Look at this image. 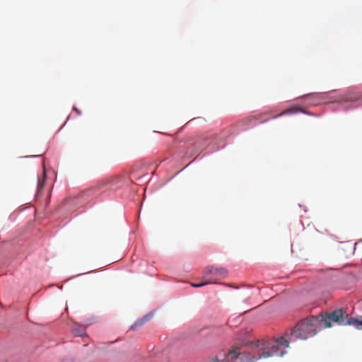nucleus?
<instances>
[{
    "label": "nucleus",
    "instance_id": "1",
    "mask_svg": "<svg viewBox=\"0 0 362 362\" xmlns=\"http://www.w3.org/2000/svg\"><path fill=\"white\" fill-rule=\"evenodd\" d=\"M320 327H321L320 317L311 316L298 322L286 334V337L289 341L305 340L315 336Z\"/></svg>",
    "mask_w": 362,
    "mask_h": 362
},
{
    "label": "nucleus",
    "instance_id": "2",
    "mask_svg": "<svg viewBox=\"0 0 362 362\" xmlns=\"http://www.w3.org/2000/svg\"><path fill=\"white\" fill-rule=\"evenodd\" d=\"M289 340L286 337H281L275 340H257L255 346L259 349L262 358H267L271 356H283L286 354V349L288 347Z\"/></svg>",
    "mask_w": 362,
    "mask_h": 362
},
{
    "label": "nucleus",
    "instance_id": "3",
    "mask_svg": "<svg viewBox=\"0 0 362 362\" xmlns=\"http://www.w3.org/2000/svg\"><path fill=\"white\" fill-rule=\"evenodd\" d=\"M331 322H337L341 326L353 325L358 329L359 319L349 317L348 313L342 308L337 309L331 313H327L325 316L320 317V325L324 326V327H331Z\"/></svg>",
    "mask_w": 362,
    "mask_h": 362
},
{
    "label": "nucleus",
    "instance_id": "4",
    "mask_svg": "<svg viewBox=\"0 0 362 362\" xmlns=\"http://www.w3.org/2000/svg\"><path fill=\"white\" fill-rule=\"evenodd\" d=\"M239 349V346H232L224 359L218 360L216 358H214L210 361H216L218 362H255L262 358V356L259 353L257 354V356H251L250 354L247 352L238 351V350Z\"/></svg>",
    "mask_w": 362,
    "mask_h": 362
},
{
    "label": "nucleus",
    "instance_id": "5",
    "mask_svg": "<svg viewBox=\"0 0 362 362\" xmlns=\"http://www.w3.org/2000/svg\"><path fill=\"white\" fill-rule=\"evenodd\" d=\"M228 271L223 267L218 268L208 266L204 271L203 279H206L208 284H216L226 276Z\"/></svg>",
    "mask_w": 362,
    "mask_h": 362
},
{
    "label": "nucleus",
    "instance_id": "6",
    "mask_svg": "<svg viewBox=\"0 0 362 362\" xmlns=\"http://www.w3.org/2000/svg\"><path fill=\"white\" fill-rule=\"evenodd\" d=\"M303 112L301 108L297 107V106H293L290 108H288L286 110H285L284 111H283L282 112L279 113V115H274L273 116L272 118L273 119H275V118H277L280 116H282L284 115H288V114H295V113H298V112Z\"/></svg>",
    "mask_w": 362,
    "mask_h": 362
},
{
    "label": "nucleus",
    "instance_id": "7",
    "mask_svg": "<svg viewBox=\"0 0 362 362\" xmlns=\"http://www.w3.org/2000/svg\"><path fill=\"white\" fill-rule=\"evenodd\" d=\"M345 100L350 101L362 100V93H351L346 96Z\"/></svg>",
    "mask_w": 362,
    "mask_h": 362
},
{
    "label": "nucleus",
    "instance_id": "8",
    "mask_svg": "<svg viewBox=\"0 0 362 362\" xmlns=\"http://www.w3.org/2000/svg\"><path fill=\"white\" fill-rule=\"evenodd\" d=\"M257 116L248 117H246V118L243 119L242 120H240L238 122V124L241 125V126H247L250 123H252L253 121H257Z\"/></svg>",
    "mask_w": 362,
    "mask_h": 362
},
{
    "label": "nucleus",
    "instance_id": "9",
    "mask_svg": "<svg viewBox=\"0 0 362 362\" xmlns=\"http://www.w3.org/2000/svg\"><path fill=\"white\" fill-rule=\"evenodd\" d=\"M148 320V317L147 316H145L141 321L138 322H135L134 324H133L132 325V329H134V330H136L137 329L138 327L142 326L144 325V323Z\"/></svg>",
    "mask_w": 362,
    "mask_h": 362
},
{
    "label": "nucleus",
    "instance_id": "10",
    "mask_svg": "<svg viewBox=\"0 0 362 362\" xmlns=\"http://www.w3.org/2000/svg\"><path fill=\"white\" fill-rule=\"evenodd\" d=\"M207 284H209L207 283L206 279H204V281L202 282H201L200 284H194L193 283V284H191V286L194 288H200V287L204 286Z\"/></svg>",
    "mask_w": 362,
    "mask_h": 362
},
{
    "label": "nucleus",
    "instance_id": "11",
    "mask_svg": "<svg viewBox=\"0 0 362 362\" xmlns=\"http://www.w3.org/2000/svg\"><path fill=\"white\" fill-rule=\"evenodd\" d=\"M45 177H46V173H45V170L44 169L43 170V180L42 181H40V180H38V183H37L38 188H40L43 186Z\"/></svg>",
    "mask_w": 362,
    "mask_h": 362
},
{
    "label": "nucleus",
    "instance_id": "12",
    "mask_svg": "<svg viewBox=\"0 0 362 362\" xmlns=\"http://www.w3.org/2000/svg\"><path fill=\"white\" fill-rule=\"evenodd\" d=\"M264 115H265V113H262V114L256 115L257 117V120H262L261 121L262 122H264L267 121L269 118L264 119L263 117Z\"/></svg>",
    "mask_w": 362,
    "mask_h": 362
},
{
    "label": "nucleus",
    "instance_id": "13",
    "mask_svg": "<svg viewBox=\"0 0 362 362\" xmlns=\"http://www.w3.org/2000/svg\"><path fill=\"white\" fill-rule=\"evenodd\" d=\"M74 111H75L78 115H81V111H80L78 108H76V107H74Z\"/></svg>",
    "mask_w": 362,
    "mask_h": 362
},
{
    "label": "nucleus",
    "instance_id": "14",
    "mask_svg": "<svg viewBox=\"0 0 362 362\" xmlns=\"http://www.w3.org/2000/svg\"><path fill=\"white\" fill-rule=\"evenodd\" d=\"M358 329H362V320H359Z\"/></svg>",
    "mask_w": 362,
    "mask_h": 362
}]
</instances>
